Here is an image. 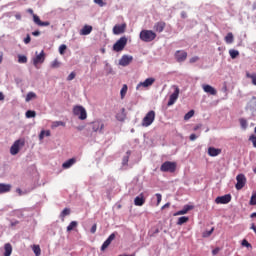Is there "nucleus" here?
Returning <instances> with one entry per match:
<instances>
[{"label": "nucleus", "instance_id": "1", "mask_svg": "<svg viewBox=\"0 0 256 256\" xmlns=\"http://www.w3.org/2000/svg\"><path fill=\"white\" fill-rule=\"evenodd\" d=\"M139 37L144 43H151V41H155V39H157V33L152 30H142Z\"/></svg>", "mask_w": 256, "mask_h": 256}, {"label": "nucleus", "instance_id": "5", "mask_svg": "<svg viewBox=\"0 0 256 256\" xmlns=\"http://www.w3.org/2000/svg\"><path fill=\"white\" fill-rule=\"evenodd\" d=\"M155 121V111H149L142 120V127H149Z\"/></svg>", "mask_w": 256, "mask_h": 256}, {"label": "nucleus", "instance_id": "34", "mask_svg": "<svg viewBox=\"0 0 256 256\" xmlns=\"http://www.w3.org/2000/svg\"><path fill=\"white\" fill-rule=\"evenodd\" d=\"M78 223L77 221H72L68 226H67V231L68 233L73 231L77 227Z\"/></svg>", "mask_w": 256, "mask_h": 256}, {"label": "nucleus", "instance_id": "47", "mask_svg": "<svg viewBox=\"0 0 256 256\" xmlns=\"http://www.w3.org/2000/svg\"><path fill=\"white\" fill-rule=\"evenodd\" d=\"M249 141L252 142L253 147H255L256 149V136L255 135L250 136Z\"/></svg>", "mask_w": 256, "mask_h": 256}, {"label": "nucleus", "instance_id": "7", "mask_svg": "<svg viewBox=\"0 0 256 256\" xmlns=\"http://www.w3.org/2000/svg\"><path fill=\"white\" fill-rule=\"evenodd\" d=\"M187 51L185 50H177L174 54V57L177 61V63H184V61H187Z\"/></svg>", "mask_w": 256, "mask_h": 256}, {"label": "nucleus", "instance_id": "6", "mask_svg": "<svg viewBox=\"0 0 256 256\" xmlns=\"http://www.w3.org/2000/svg\"><path fill=\"white\" fill-rule=\"evenodd\" d=\"M236 185L235 188L237 189V191H241V189H243V187H245L246 183H247V178L243 175V174H238L236 176Z\"/></svg>", "mask_w": 256, "mask_h": 256}, {"label": "nucleus", "instance_id": "21", "mask_svg": "<svg viewBox=\"0 0 256 256\" xmlns=\"http://www.w3.org/2000/svg\"><path fill=\"white\" fill-rule=\"evenodd\" d=\"M208 155L210 157H217V155H221V149L215 147L208 148Z\"/></svg>", "mask_w": 256, "mask_h": 256}, {"label": "nucleus", "instance_id": "49", "mask_svg": "<svg viewBox=\"0 0 256 256\" xmlns=\"http://www.w3.org/2000/svg\"><path fill=\"white\" fill-rule=\"evenodd\" d=\"M156 199H157V206H159L161 204V200L163 199V196H161L160 193L156 194Z\"/></svg>", "mask_w": 256, "mask_h": 256}, {"label": "nucleus", "instance_id": "50", "mask_svg": "<svg viewBox=\"0 0 256 256\" xmlns=\"http://www.w3.org/2000/svg\"><path fill=\"white\" fill-rule=\"evenodd\" d=\"M76 74L75 72H71L70 75L67 77V81H73L75 79Z\"/></svg>", "mask_w": 256, "mask_h": 256}, {"label": "nucleus", "instance_id": "19", "mask_svg": "<svg viewBox=\"0 0 256 256\" xmlns=\"http://www.w3.org/2000/svg\"><path fill=\"white\" fill-rule=\"evenodd\" d=\"M134 205H136V207H143V205H145V196H143V193L134 199Z\"/></svg>", "mask_w": 256, "mask_h": 256}, {"label": "nucleus", "instance_id": "23", "mask_svg": "<svg viewBox=\"0 0 256 256\" xmlns=\"http://www.w3.org/2000/svg\"><path fill=\"white\" fill-rule=\"evenodd\" d=\"M11 191V184L0 183V195L3 193H9Z\"/></svg>", "mask_w": 256, "mask_h": 256}, {"label": "nucleus", "instance_id": "9", "mask_svg": "<svg viewBox=\"0 0 256 256\" xmlns=\"http://www.w3.org/2000/svg\"><path fill=\"white\" fill-rule=\"evenodd\" d=\"M103 129H105L103 121L96 120L92 122V131H94V133H103Z\"/></svg>", "mask_w": 256, "mask_h": 256}, {"label": "nucleus", "instance_id": "59", "mask_svg": "<svg viewBox=\"0 0 256 256\" xmlns=\"http://www.w3.org/2000/svg\"><path fill=\"white\" fill-rule=\"evenodd\" d=\"M195 139H197V135L191 134L190 135V141H195Z\"/></svg>", "mask_w": 256, "mask_h": 256}, {"label": "nucleus", "instance_id": "13", "mask_svg": "<svg viewBox=\"0 0 256 256\" xmlns=\"http://www.w3.org/2000/svg\"><path fill=\"white\" fill-rule=\"evenodd\" d=\"M133 61V56L123 55L119 60V65L122 67H127V65L131 64Z\"/></svg>", "mask_w": 256, "mask_h": 256}, {"label": "nucleus", "instance_id": "45", "mask_svg": "<svg viewBox=\"0 0 256 256\" xmlns=\"http://www.w3.org/2000/svg\"><path fill=\"white\" fill-rule=\"evenodd\" d=\"M215 231V228H211L210 231H205L203 233V237H211V235H213V232Z\"/></svg>", "mask_w": 256, "mask_h": 256}, {"label": "nucleus", "instance_id": "42", "mask_svg": "<svg viewBox=\"0 0 256 256\" xmlns=\"http://www.w3.org/2000/svg\"><path fill=\"white\" fill-rule=\"evenodd\" d=\"M65 51H67V45L62 44V45L59 47V53H60V55H65Z\"/></svg>", "mask_w": 256, "mask_h": 256}, {"label": "nucleus", "instance_id": "29", "mask_svg": "<svg viewBox=\"0 0 256 256\" xmlns=\"http://www.w3.org/2000/svg\"><path fill=\"white\" fill-rule=\"evenodd\" d=\"M246 77L247 79H251V83L252 85H254L256 87V73H249V72H246Z\"/></svg>", "mask_w": 256, "mask_h": 256}, {"label": "nucleus", "instance_id": "17", "mask_svg": "<svg viewBox=\"0 0 256 256\" xmlns=\"http://www.w3.org/2000/svg\"><path fill=\"white\" fill-rule=\"evenodd\" d=\"M202 88H203V91L205 93H208L209 95H217V90L209 84H203Z\"/></svg>", "mask_w": 256, "mask_h": 256}, {"label": "nucleus", "instance_id": "48", "mask_svg": "<svg viewBox=\"0 0 256 256\" xmlns=\"http://www.w3.org/2000/svg\"><path fill=\"white\" fill-rule=\"evenodd\" d=\"M240 125L242 129H245L247 127V121L245 120V118L240 119Z\"/></svg>", "mask_w": 256, "mask_h": 256}, {"label": "nucleus", "instance_id": "51", "mask_svg": "<svg viewBox=\"0 0 256 256\" xmlns=\"http://www.w3.org/2000/svg\"><path fill=\"white\" fill-rule=\"evenodd\" d=\"M94 3H96V5H99V7H105V3L103 2V0H94Z\"/></svg>", "mask_w": 256, "mask_h": 256}, {"label": "nucleus", "instance_id": "28", "mask_svg": "<svg viewBox=\"0 0 256 256\" xmlns=\"http://www.w3.org/2000/svg\"><path fill=\"white\" fill-rule=\"evenodd\" d=\"M45 137H51V131L50 130H42L39 134V139L40 141H43V139H45Z\"/></svg>", "mask_w": 256, "mask_h": 256}, {"label": "nucleus", "instance_id": "56", "mask_svg": "<svg viewBox=\"0 0 256 256\" xmlns=\"http://www.w3.org/2000/svg\"><path fill=\"white\" fill-rule=\"evenodd\" d=\"M242 246L243 247H251V244L247 240L242 241Z\"/></svg>", "mask_w": 256, "mask_h": 256}, {"label": "nucleus", "instance_id": "33", "mask_svg": "<svg viewBox=\"0 0 256 256\" xmlns=\"http://www.w3.org/2000/svg\"><path fill=\"white\" fill-rule=\"evenodd\" d=\"M31 99H37V94L35 92H29L26 96V102L29 103Z\"/></svg>", "mask_w": 256, "mask_h": 256}, {"label": "nucleus", "instance_id": "30", "mask_svg": "<svg viewBox=\"0 0 256 256\" xmlns=\"http://www.w3.org/2000/svg\"><path fill=\"white\" fill-rule=\"evenodd\" d=\"M57 127H65V122L63 121L52 122L51 129H57Z\"/></svg>", "mask_w": 256, "mask_h": 256}, {"label": "nucleus", "instance_id": "37", "mask_svg": "<svg viewBox=\"0 0 256 256\" xmlns=\"http://www.w3.org/2000/svg\"><path fill=\"white\" fill-rule=\"evenodd\" d=\"M67 215H71V209H69V208H65V209L61 212L60 217H61L62 219H65V217H67Z\"/></svg>", "mask_w": 256, "mask_h": 256}, {"label": "nucleus", "instance_id": "52", "mask_svg": "<svg viewBox=\"0 0 256 256\" xmlns=\"http://www.w3.org/2000/svg\"><path fill=\"white\" fill-rule=\"evenodd\" d=\"M49 25H51L49 21H41L39 27H49Z\"/></svg>", "mask_w": 256, "mask_h": 256}, {"label": "nucleus", "instance_id": "4", "mask_svg": "<svg viewBox=\"0 0 256 256\" xmlns=\"http://www.w3.org/2000/svg\"><path fill=\"white\" fill-rule=\"evenodd\" d=\"M73 114L80 119V121H85L87 119V110L83 106H75L73 108Z\"/></svg>", "mask_w": 256, "mask_h": 256}, {"label": "nucleus", "instance_id": "15", "mask_svg": "<svg viewBox=\"0 0 256 256\" xmlns=\"http://www.w3.org/2000/svg\"><path fill=\"white\" fill-rule=\"evenodd\" d=\"M165 27H167V24L164 21H159L154 24L153 29L156 33H163V31H165Z\"/></svg>", "mask_w": 256, "mask_h": 256}, {"label": "nucleus", "instance_id": "38", "mask_svg": "<svg viewBox=\"0 0 256 256\" xmlns=\"http://www.w3.org/2000/svg\"><path fill=\"white\" fill-rule=\"evenodd\" d=\"M37 116V112L33 111V110H28L26 112V117L27 119H32L33 117Z\"/></svg>", "mask_w": 256, "mask_h": 256}, {"label": "nucleus", "instance_id": "41", "mask_svg": "<svg viewBox=\"0 0 256 256\" xmlns=\"http://www.w3.org/2000/svg\"><path fill=\"white\" fill-rule=\"evenodd\" d=\"M18 63H27V56L18 55Z\"/></svg>", "mask_w": 256, "mask_h": 256}, {"label": "nucleus", "instance_id": "27", "mask_svg": "<svg viewBox=\"0 0 256 256\" xmlns=\"http://www.w3.org/2000/svg\"><path fill=\"white\" fill-rule=\"evenodd\" d=\"M225 43H227V45H231V43H233V41H235V37L233 36V32H229L225 38H224Z\"/></svg>", "mask_w": 256, "mask_h": 256}, {"label": "nucleus", "instance_id": "14", "mask_svg": "<svg viewBox=\"0 0 256 256\" xmlns=\"http://www.w3.org/2000/svg\"><path fill=\"white\" fill-rule=\"evenodd\" d=\"M39 63H45V51H41L40 54H36V57L33 59V65L37 67Z\"/></svg>", "mask_w": 256, "mask_h": 256}, {"label": "nucleus", "instance_id": "46", "mask_svg": "<svg viewBox=\"0 0 256 256\" xmlns=\"http://www.w3.org/2000/svg\"><path fill=\"white\" fill-rule=\"evenodd\" d=\"M249 205H256V193L252 194Z\"/></svg>", "mask_w": 256, "mask_h": 256}, {"label": "nucleus", "instance_id": "22", "mask_svg": "<svg viewBox=\"0 0 256 256\" xmlns=\"http://www.w3.org/2000/svg\"><path fill=\"white\" fill-rule=\"evenodd\" d=\"M117 121H120L123 123L125 119H127V113L125 112V108H122L119 113L116 114Z\"/></svg>", "mask_w": 256, "mask_h": 256}, {"label": "nucleus", "instance_id": "18", "mask_svg": "<svg viewBox=\"0 0 256 256\" xmlns=\"http://www.w3.org/2000/svg\"><path fill=\"white\" fill-rule=\"evenodd\" d=\"M115 240V233H112L106 240L105 242L102 244L101 246V251H105V249H107V247H109V245H111V243Z\"/></svg>", "mask_w": 256, "mask_h": 256}, {"label": "nucleus", "instance_id": "26", "mask_svg": "<svg viewBox=\"0 0 256 256\" xmlns=\"http://www.w3.org/2000/svg\"><path fill=\"white\" fill-rule=\"evenodd\" d=\"M4 256H11V253H13V246H11V244L6 243L4 245Z\"/></svg>", "mask_w": 256, "mask_h": 256}, {"label": "nucleus", "instance_id": "44", "mask_svg": "<svg viewBox=\"0 0 256 256\" xmlns=\"http://www.w3.org/2000/svg\"><path fill=\"white\" fill-rule=\"evenodd\" d=\"M131 152H127V156L123 157L122 165H127L129 163V155Z\"/></svg>", "mask_w": 256, "mask_h": 256}, {"label": "nucleus", "instance_id": "8", "mask_svg": "<svg viewBox=\"0 0 256 256\" xmlns=\"http://www.w3.org/2000/svg\"><path fill=\"white\" fill-rule=\"evenodd\" d=\"M23 145H25V141L16 140L10 148L11 155H17V153H19V150L21 149V147H23Z\"/></svg>", "mask_w": 256, "mask_h": 256}, {"label": "nucleus", "instance_id": "2", "mask_svg": "<svg viewBox=\"0 0 256 256\" xmlns=\"http://www.w3.org/2000/svg\"><path fill=\"white\" fill-rule=\"evenodd\" d=\"M160 171H162V173H175V171H177V162H164L160 167Z\"/></svg>", "mask_w": 256, "mask_h": 256}, {"label": "nucleus", "instance_id": "36", "mask_svg": "<svg viewBox=\"0 0 256 256\" xmlns=\"http://www.w3.org/2000/svg\"><path fill=\"white\" fill-rule=\"evenodd\" d=\"M127 84H124L121 91H120V95H121V99H125V95H127Z\"/></svg>", "mask_w": 256, "mask_h": 256}, {"label": "nucleus", "instance_id": "20", "mask_svg": "<svg viewBox=\"0 0 256 256\" xmlns=\"http://www.w3.org/2000/svg\"><path fill=\"white\" fill-rule=\"evenodd\" d=\"M192 209H193V206L185 205L182 210L177 211L176 213H174V217H177L179 215H187V213H189V211H191Z\"/></svg>", "mask_w": 256, "mask_h": 256}, {"label": "nucleus", "instance_id": "63", "mask_svg": "<svg viewBox=\"0 0 256 256\" xmlns=\"http://www.w3.org/2000/svg\"><path fill=\"white\" fill-rule=\"evenodd\" d=\"M3 63V52L0 53V65Z\"/></svg>", "mask_w": 256, "mask_h": 256}, {"label": "nucleus", "instance_id": "3", "mask_svg": "<svg viewBox=\"0 0 256 256\" xmlns=\"http://www.w3.org/2000/svg\"><path fill=\"white\" fill-rule=\"evenodd\" d=\"M125 47H127V37L123 36L113 45V51L121 53Z\"/></svg>", "mask_w": 256, "mask_h": 256}, {"label": "nucleus", "instance_id": "24", "mask_svg": "<svg viewBox=\"0 0 256 256\" xmlns=\"http://www.w3.org/2000/svg\"><path fill=\"white\" fill-rule=\"evenodd\" d=\"M76 161L77 160L75 158H71V159L67 160L66 162H64L62 164L63 169H69L70 167H73V165H75Z\"/></svg>", "mask_w": 256, "mask_h": 256}, {"label": "nucleus", "instance_id": "39", "mask_svg": "<svg viewBox=\"0 0 256 256\" xmlns=\"http://www.w3.org/2000/svg\"><path fill=\"white\" fill-rule=\"evenodd\" d=\"M61 67V62L59 60H54L52 63H51V68L52 69H59Z\"/></svg>", "mask_w": 256, "mask_h": 256}, {"label": "nucleus", "instance_id": "54", "mask_svg": "<svg viewBox=\"0 0 256 256\" xmlns=\"http://www.w3.org/2000/svg\"><path fill=\"white\" fill-rule=\"evenodd\" d=\"M219 251H221V248L216 247L215 249L212 250V255H213V256L219 255Z\"/></svg>", "mask_w": 256, "mask_h": 256}, {"label": "nucleus", "instance_id": "61", "mask_svg": "<svg viewBox=\"0 0 256 256\" xmlns=\"http://www.w3.org/2000/svg\"><path fill=\"white\" fill-rule=\"evenodd\" d=\"M27 13H29L30 15H35V13L33 12V9L29 8L27 9Z\"/></svg>", "mask_w": 256, "mask_h": 256}, {"label": "nucleus", "instance_id": "25", "mask_svg": "<svg viewBox=\"0 0 256 256\" xmlns=\"http://www.w3.org/2000/svg\"><path fill=\"white\" fill-rule=\"evenodd\" d=\"M91 31H93V26L85 25L80 30V35H90Z\"/></svg>", "mask_w": 256, "mask_h": 256}, {"label": "nucleus", "instance_id": "16", "mask_svg": "<svg viewBox=\"0 0 256 256\" xmlns=\"http://www.w3.org/2000/svg\"><path fill=\"white\" fill-rule=\"evenodd\" d=\"M155 83V78H147L144 82H140L137 86L136 89L139 90L140 87H151Z\"/></svg>", "mask_w": 256, "mask_h": 256}, {"label": "nucleus", "instance_id": "11", "mask_svg": "<svg viewBox=\"0 0 256 256\" xmlns=\"http://www.w3.org/2000/svg\"><path fill=\"white\" fill-rule=\"evenodd\" d=\"M215 203H217V205H227V203H231V194H226L224 196H218L215 199Z\"/></svg>", "mask_w": 256, "mask_h": 256}, {"label": "nucleus", "instance_id": "35", "mask_svg": "<svg viewBox=\"0 0 256 256\" xmlns=\"http://www.w3.org/2000/svg\"><path fill=\"white\" fill-rule=\"evenodd\" d=\"M229 55L231 59H237V57H239V52L237 50L231 49L229 50Z\"/></svg>", "mask_w": 256, "mask_h": 256}, {"label": "nucleus", "instance_id": "32", "mask_svg": "<svg viewBox=\"0 0 256 256\" xmlns=\"http://www.w3.org/2000/svg\"><path fill=\"white\" fill-rule=\"evenodd\" d=\"M189 221V217L187 216H182L178 219L177 225H183Z\"/></svg>", "mask_w": 256, "mask_h": 256}, {"label": "nucleus", "instance_id": "40", "mask_svg": "<svg viewBox=\"0 0 256 256\" xmlns=\"http://www.w3.org/2000/svg\"><path fill=\"white\" fill-rule=\"evenodd\" d=\"M193 115H195V111L194 110H190L188 113L185 114L184 119L185 121H188V119H191V117H193Z\"/></svg>", "mask_w": 256, "mask_h": 256}, {"label": "nucleus", "instance_id": "58", "mask_svg": "<svg viewBox=\"0 0 256 256\" xmlns=\"http://www.w3.org/2000/svg\"><path fill=\"white\" fill-rule=\"evenodd\" d=\"M32 35L34 37H39V35H41V32L39 30H37V31L32 32Z\"/></svg>", "mask_w": 256, "mask_h": 256}, {"label": "nucleus", "instance_id": "12", "mask_svg": "<svg viewBox=\"0 0 256 256\" xmlns=\"http://www.w3.org/2000/svg\"><path fill=\"white\" fill-rule=\"evenodd\" d=\"M127 29V24L126 23H123V24H120V25H115L113 27V34L114 35H122V33H125Z\"/></svg>", "mask_w": 256, "mask_h": 256}, {"label": "nucleus", "instance_id": "64", "mask_svg": "<svg viewBox=\"0 0 256 256\" xmlns=\"http://www.w3.org/2000/svg\"><path fill=\"white\" fill-rule=\"evenodd\" d=\"M5 99V96L0 92V101H3Z\"/></svg>", "mask_w": 256, "mask_h": 256}, {"label": "nucleus", "instance_id": "62", "mask_svg": "<svg viewBox=\"0 0 256 256\" xmlns=\"http://www.w3.org/2000/svg\"><path fill=\"white\" fill-rule=\"evenodd\" d=\"M170 205H171L170 203H166L165 205L162 206L161 209H162V210H163V209H167L168 207H170Z\"/></svg>", "mask_w": 256, "mask_h": 256}, {"label": "nucleus", "instance_id": "31", "mask_svg": "<svg viewBox=\"0 0 256 256\" xmlns=\"http://www.w3.org/2000/svg\"><path fill=\"white\" fill-rule=\"evenodd\" d=\"M32 250L36 256H41V247L39 245H33Z\"/></svg>", "mask_w": 256, "mask_h": 256}, {"label": "nucleus", "instance_id": "43", "mask_svg": "<svg viewBox=\"0 0 256 256\" xmlns=\"http://www.w3.org/2000/svg\"><path fill=\"white\" fill-rule=\"evenodd\" d=\"M33 21L36 25H41V19L39 18V16H37V14H33Z\"/></svg>", "mask_w": 256, "mask_h": 256}, {"label": "nucleus", "instance_id": "60", "mask_svg": "<svg viewBox=\"0 0 256 256\" xmlns=\"http://www.w3.org/2000/svg\"><path fill=\"white\" fill-rule=\"evenodd\" d=\"M15 225H19L18 220H15V221L11 222V227H15Z\"/></svg>", "mask_w": 256, "mask_h": 256}, {"label": "nucleus", "instance_id": "53", "mask_svg": "<svg viewBox=\"0 0 256 256\" xmlns=\"http://www.w3.org/2000/svg\"><path fill=\"white\" fill-rule=\"evenodd\" d=\"M197 61H199V56H194L190 58L189 63H197Z\"/></svg>", "mask_w": 256, "mask_h": 256}, {"label": "nucleus", "instance_id": "55", "mask_svg": "<svg viewBox=\"0 0 256 256\" xmlns=\"http://www.w3.org/2000/svg\"><path fill=\"white\" fill-rule=\"evenodd\" d=\"M24 43L26 45H29V43H31V36H29V34L26 36V38L24 39Z\"/></svg>", "mask_w": 256, "mask_h": 256}, {"label": "nucleus", "instance_id": "10", "mask_svg": "<svg viewBox=\"0 0 256 256\" xmlns=\"http://www.w3.org/2000/svg\"><path fill=\"white\" fill-rule=\"evenodd\" d=\"M179 87L174 86V92L170 95L169 101H168V107H171V105H175V102L177 99H179Z\"/></svg>", "mask_w": 256, "mask_h": 256}, {"label": "nucleus", "instance_id": "57", "mask_svg": "<svg viewBox=\"0 0 256 256\" xmlns=\"http://www.w3.org/2000/svg\"><path fill=\"white\" fill-rule=\"evenodd\" d=\"M90 232H91L92 234H94V233L97 232V224H94V225L91 227Z\"/></svg>", "mask_w": 256, "mask_h": 256}]
</instances>
